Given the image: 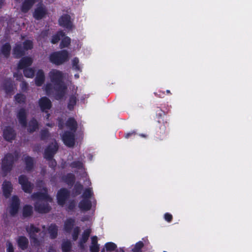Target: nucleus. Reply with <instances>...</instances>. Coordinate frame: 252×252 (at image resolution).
Listing matches in <instances>:
<instances>
[{
    "instance_id": "nucleus-45",
    "label": "nucleus",
    "mask_w": 252,
    "mask_h": 252,
    "mask_svg": "<svg viewBox=\"0 0 252 252\" xmlns=\"http://www.w3.org/2000/svg\"><path fill=\"white\" fill-rule=\"evenodd\" d=\"M172 216L171 214H169V213H166L165 215H164V219L166 220H167V221L169 222L171 220H172Z\"/></svg>"
},
{
    "instance_id": "nucleus-4",
    "label": "nucleus",
    "mask_w": 252,
    "mask_h": 252,
    "mask_svg": "<svg viewBox=\"0 0 252 252\" xmlns=\"http://www.w3.org/2000/svg\"><path fill=\"white\" fill-rule=\"evenodd\" d=\"M17 158L16 154L14 155L11 154L5 155L1 163V174L3 176H6L7 173L11 170L12 164Z\"/></svg>"
},
{
    "instance_id": "nucleus-46",
    "label": "nucleus",
    "mask_w": 252,
    "mask_h": 252,
    "mask_svg": "<svg viewBox=\"0 0 252 252\" xmlns=\"http://www.w3.org/2000/svg\"><path fill=\"white\" fill-rule=\"evenodd\" d=\"M20 86H21L22 90L23 91H25L27 89V88L28 87V84L24 81H22V82L20 84Z\"/></svg>"
},
{
    "instance_id": "nucleus-12",
    "label": "nucleus",
    "mask_w": 252,
    "mask_h": 252,
    "mask_svg": "<svg viewBox=\"0 0 252 252\" xmlns=\"http://www.w3.org/2000/svg\"><path fill=\"white\" fill-rule=\"evenodd\" d=\"M58 150V145L56 141L52 142V144L49 146L45 150L44 157L47 159H51L55 153Z\"/></svg>"
},
{
    "instance_id": "nucleus-47",
    "label": "nucleus",
    "mask_w": 252,
    "mask_h": 252,
    "mask_svg": "<svg viewBox=\"0 0 252 252\" xmlns=\"http://www.w3.org/2000/svg\"><path fill=\"white\" fill-rule=\"evenodd\" d=\"M14 76L16 78V79L17 80H20V81L23 78V76L21 74H20V75H16V74H14Z\"/></svg>"
},
{
    "instance_id": "nucleus-1",
    "label": "nucleus",
    "mask_w": 252,
    "mask_h": 252,
    "mask_svg": "<svg viewBox=\"0 0 252 252\" xmlns=\"http://www.w3.org/2000/svg\"><path fill=\"white\" fill-rule=\"evenodd\" d=\"M51 83L45 87V91L48 95H54L56 99L62 98L66 93V87L63 82V75L59 70L53 69L49 73Z\"/></svg>"
},
{
    "instance_id": "nucleus-35",
    "label": "nucleus",
    "mask_w": 252,
    "mask_h": 252,
    "mask_svg": "<svg viewBox=\"0 0 252 252\" xmlns=\"http://www.w3.org/2000/svg\"><path fill=\"white\" fill-rule=\"evenodd\" d=\"M25 76L28 78H32L34 76V71L31 68H26L24 70Z\"/></svg>"
},
{
    "instance_id": "nucleus-53",
    "label": "nucleus",
    "mask_w": 252,
    "mask_h": 252,
    "mask_svg": "<svg viewBox=\"0 0 252 252\" xmlns=\"http://www.w3.org/2000/svg\"><path fill=\"white\" fill-rule=\"evenodd\" d=\"M71 180H70V181H71V182H73V181H74V176H72V175H71Z\"/></svg>"
},
{
    "instance_id": "nucleus-56",
    "label": "nucleus",
    "mask_w": 252,
    "mask_h": 252,
    "mask_svg": "<svg viewBox=\"0 0 252 252\" xmlns=\"http://www.w3.org/2000/svg\"><path fill=\"white\" fill-rule=\"evenodd\" d=\"M74 77L76 78V79H78L79 77V75L78 74H75L74 75Z\"/></svg>"
},
{
    "instance_id": "nucleus-62",
    "label": "nucleus",
    "mask_w": 252,
    "mask_h": 252,
    "mask_svg": "<svg viewBox=\"0 0 252 252\" xmlns=\"http://www.w3.org/2000/svg\"><path fill=\"white\" fill-rule=\"evenodd\" d=\"M101 252H104V251L102 250Z\"/></svg>"
},
{
    "instance_id": "nucleus-24",
    "label": "nucleus",
    "mask_w": 252,
    "mask_h": 252,
    "mask_svg": "<svg viewBox=\"0 0 252 252\" xmlns=\"http://www.w3.org/2000/svg\"><path fill=\"white\" fill-rule=\"evenodd\" d=\"M90 250L92 252H98L99 251V245L97 244V238L96 236H94L92 238Z\"/></svg>"
},
{
    "instance_id": "nucleus-58",
    "label": "nucleus",
    "mask_w": 252,
    "mask_h": 252,
    "mask_svg": "<svg viewBox=\"0 0 252 252\" xmlns=\"http://www.w3.org/2000/svg\"><path fill=\"white\" fill-rule=\"evenodd\" d=\"M49 252H56V251L53 249H52L50 250V251Z\"/></svg>"
},
{
    "instance_id": "nucleus-2",
    "label": "nucleus",
    "mask_w": 252,
    "mask_h": 252,
    "mask_svg": "<svg viewBox=\"0 0 252 252\" xmlns=\"http://www.w3.org/2000/svg\"><path fill=\"white\" fill-rule=\"evenodd\" d=\"M32 199L35 201V210L39 213H45L49 211L50 207L49 202L52 201V199L46 193V190L44 189L43 192L34 193L31 196Z\"/></svg>"
},
{
    "instance_id": "nucleus-9",
    "label": "nucleus",
    "mask_w": 252,
    "mask_h": 252,
    "mask_svg": "<svg viewBox=\"0 0 252 252\" xmlns=\"http://www.w3.org/2000/svg\"><path fill=\"white\" fill-rule=\"evenodd\" d=\"M19 183L21 185L22 189L27 193H31L33 189V185L29 182L27 178L21 175L19 178Z\"/></svg>"
},
{
    "instance_id": "nucleus-31",
    "label": "nucleus",
    "mask_w": 252,
    "mask_h": 252,
    "mask_svg": "<svg viewBox=\"0 0 252 252\" xmlns=\"http://www.w3.org/2000/svg\"><path fill=\"white\" fill-rule=\"evenodd\" d=\"M64 36V34L63 32H58V33L55 35H54L52 37L51 42L53 44H55L57 43L59 40L60 39V38L63 37Z\"/></svg>"
},
{
    "instance_id": "nucleus-26",
    "label": "nucleus",
    "mask_w": 252,
    "mask_h": 252,
    "mask_svg": "<svg viewBox=\"0 0 252 252\" xmlns=\"http://www.w3.org/2000/svg\"><path fill=\"white\" fill-rule=\"evenodd\" d=\"M3 87L7 94L10 93L14 88L13 83L10 80H7L4 83Z\"/></svg>"
},
{
    "instance_id": "nucleus-7",
    "label": "nucleus",
    "mask_w": 252,
    "mask_h": 252,
    "mask_svg": "<svg viewBox=\"0 0 252 252\" xmlns=\"http://www.w3.org/2000/svg\"><path fill=\"white\" fill-rule=\"evenodd\" d=\"M32 46V42L31 40H26L24 42V49L20 45L17 44L14 48L13 54L16 58H18L24 54V50L31 49Z\"/></svg>"
},
{
    "instance_id": "nucleus-6",
    "label": "nucleus",
    "mask_w": 252,
    "mask_h": 252,
    "mask_svg": "<svg viewBox=\"0 0 252 252\" xmlns=\"http://www.w3.org/2000/svg\"><path fill=\"white\" fill-rule=\"evenodd\" d=\"M68 60V53L66 50L55 52L50 56V61L51 63L60 65Z\"/></svg>"
},
{
    "instance_id": "nucleus-19",
    "label": "nucleus",
    "mask_w": 252,
    "mask_h": 252,
    "mask_svg": "<svg viewBox=\"0 0 252 252\" xmlns=\"http://www.w3.org/2000/svg\"><path fill=\"white\" fill-rule=\"evenodd\" d=\"M36 2V0H24L23 2L21 10L23 12H28Z\"/></svg>"
},
{
    "instance_id": "nucleus-30",
    "label": "nucleus",
    "mask_w": 252,
    "mask_h": 252,
    "mask_svg": "<svg viewBox=\"0 0 252 252\" xmlns=\"http://www.w3.org/2000/svg\"><path fill=\"white\" fill-rule=\"evenodd\" d=\"M38 127V124L37 121L34 120H32L29 124L28 130L30 132H32L35 130Z\"/></svg>"
},
{
    "instance_id": "nucleus-11",
    "label": "nucleus",
    "mask_w": 252,
    "mask_h": 252,
    "mask_svg": "<svg viewBox=\"0 0 252 252\" xmlns=\"http://www.w3.org/2000/svg\"><path fill=\"white\" fill-rule=\"evenodd\" d=\"M20 205V200L18 197L14 195L11 199L9 205V213L11 215H15L18 211Z\"/></svg>"
},
{
    "instance_id": "nucleus-33",
    "label": "nucleus",
    "mask_w": 252,
    "mask_h": 252,
    "mask_svg": "<svg viewBox=\"0 0 252 252\" xmlns=\"http://www.w3.org/2000/svg\"><path fill=\"white\" fill-rule=\"evenodd\" d=\"M62 250L63 252H68L71 248V243L68 241H64L62 244Z\"/></svg>"
},
{
    "instance_id": "nucleus-18",
    "label": "nucleus",
    "mask_w": 252,
    "mask_h": 252,
    "mask_svg": "<svg viewBox=\"0 0 252 252\" xmlns=\"http://www.w3.org/2000/svg\"><path fill=\"white\" fill-rule=\"evenodd\" d=\"M15 135L14 131L10 127H6L3 129V137L7 141L13 139Z\"/></svg>"
},
{
    "instance_id": "nucleus-36",
    "label": "nucleus",
    "mask_w": 252,
    "mask_h": 252,
    "mask_svg": "<svg viewBox=\"0 0 252 252\" xmlns=\"http://www.w3.org/2000/svg\"><path fill=\"white\" fill-rule=\"evenodd\" d=\"M144 244L141 241L137 243L132 249L133 252H141V250L143 248Z\"/></svg>"
},
{
    "instance_id": "nucleus-14",
    "label": "nucleus",
    "mask_w": 252,
    "mask_h": 252,
    "mask_svg": "<svg viewBox=\"0 0 252 252\" xmlns=\"http://www.w3.org/2000/svg\"><path fill=\"white\" fill-rule=\"evenodd\" d=\"M39 105L41 110L43 112H47V110L51 108L52 104L50 100L46 97H43L39 100Z\"/></svg>"
},
{
    "instance_id": "nucleus-50",
    "label": "nucleus",
    "mask_w": 252,
    "mask_h": 252,
    "mask_svg": "<svg viewBox=\"0 0 252 252\" xmlns=\"http://www.w3.org/2000/svg\"><path fill=\"white\" fill-rule=\"evenodd\" d=\"M75 205V202H71V204H70V205H69V206L68 207V209H69V210H71V209H72L74 207Z\"/></svg>"
},
{
    "instance_id": "nucleus-59",
    "label": "nucleus",
    "mask_w": 252,
    "mask_h": 252,
    "mask_svg": "<svg viewBox=\"0 0 252 252\" xmlns=\"http://www.w3.org/2000/svg\"><path fill=\"white\" fill-rule=\"evenodd\" d=\"M73 88H74L75 90H76V89H77V87H75V86H73Z\"/></svg>"
},
{
    "instance_id": "nucleus-42",
    "label": "nucleus",
    "mask_w": 252,
    "mask_h": 252,
    "mask_svg": "<svg viewBox=\"0 0 252 252\" xmlns=\"http://www.w3.org/2000/svg\"><path fill=\"white\" fill-rule=\"evenodd\" d=\"M79 228L78 227H76L75 228H74V230H73V233L72 234V237H73V239L74 240H76L77 239V237H78V235L79 233Z\"/></svg>"
},
{
    "instance_id": "nucleus-51",
    "label": "nucleus",
    "mask_w": 252,
    "mask_h": 252,
    "mask_svg": "<svg viewBox=\"0 0 252 252\" xmlns=\"http://www.w3.org/2000/svg\"><path fill=\"white\" fill-rule=\"evenodd\" d=\"M59 126L60 128H63V126L61 121H60L59 122Z\"/></svg>"
},
{
    "instance_id": "nucleus-27",
    "label": "nucleus",
    "mask_w": 252,
    "mask_h": 252,
    "mask_svg": "<svg viewBox=\"0 0 252 252\" xmlns=\"http://www.w3.org/2000/svg\"><path fill=\"white\" fill-rule=\"evenodd\" d=\"M32 213V207L30 205H25L23 210V215L24 217L31 216Z\"/></svg>"
},
{
    "instance_id": "nucleus-52",
    "label": "nucleus",
    "mask_w": 252,
    "mask_h": 252,
    "mask_svg": "<svg viewBox=\"0 0 252 252\" xmlns=\"http://www.w3.org/2000/svg\"><path fill=\"white\" fill-rule=\"evenodd\" d=\"M132 133H127V134L126 135V136H125L126 138H128L129 137V136H130V135H132Z\"/></svg>"
},
{
    "instance_id": "nucleus-10",
    "label": "nucleus",
    "mask_w": 252,
    "mask_h": 252,
    "mask_svg": "<svg viewBox=\"0 0 252 252\" xmlns=\"http://www.w3.org/2000/svg\"><path fill=\"white\" fill-rule=\"evenodd\" d=\"M47 14V9L45 6L41 3L37 4L34 9L33 13V17L39 20L44 18Z\"/></svg>"
},
{
    "instance_id": "nucleus-29",
    "label": "nucleus",
    "mask_w": 252,
    "mask_h": 252,
    "mask_svg": "<svg viewBox=\"0 0 252 252\" xmlns=\"http://www.w3.org/2000/svg\"><path fill=\"white\" fill-rule=\"evenodd\" d=\"M74 223V220L72 219H68L64 223V230L66 232H70L72 229Z\"/></svg>"
},
{
    "instance_id": "nucleus-8",
    "label": "nucleus",
    "mask_w": 252,
    "mask_h": 252,
    "mask_svg": "<svg viewBox=\"0 0 252 252\" xmlns=\"http://www.w3.org/2000/svg\"><path fill=\"white\" fill-rule=\"evenodd\" d=\"M26 230L28 232L31 239V242L34 245L39 244L40 241H41L39 237H37V234L38 233L39 229L32 224L28 225Z\"/></svg>"
},
{
    "instance_id": "nucleus-61",
    "label": "nucleus",
    "mask_w": 252,
    "mask_h": 252,
    "mask_svg": "<svg viewBox=\"0 0 252 252\" xmlns=\"http://www.w3.org/2000/svg\"><path fill=\"white\" fill-rule=\"evenodd\" d=\"M141 136H142V137H145V135H144L142 134V135H141Z\"/></svg>"
},
{
    "instance_id": "nucleus-48",
    "label": "nucleus",
    "mask_w": 252,
    "mask_h": 252,
    "mask_svg": "<svg viewBox=\"0 0 252 252\" xmlns=\"http://www.w3.org/2000/svg\"><path fill=\"white\" fill-rule=\"evenodd\" d=\"M56 165V162L55 160H51L50 162V165L52 167H54Z\"/></svg>"
},
{
    "instance_id": "nucleus-44",
    "label": "nucleus",
    "mask_w": 252,
    "mask_h": 252,
    "mask_svg": "<svg viewBox=\"0 0 252 252\" xmlns=\"http://www.w3.org/2000/svg\"><path fill=\"white\" fill-rule=\"evenodd\" d=\"M75 189L76 190V192L77 194H80L81 191L83 189V186L81 184L76 185L75 186Z\"/></svg>"
},
{
    "instance_id": "nucleus-17",
    "label": "nucleus",
    "mask_w": 252,
    "mask_h": 252,
    "mask_svg": "<svg viewBox=\"0 0 252 252\" xmlns=\"http://www.w3.org/2000/svg\"><path fill=\"white\" fill-rule=\"evenodd\" d=\"M59 22L61 26L67 29H70L72 27V23L70 21V17L68 15L62 16L59 19Z\"/></svg>"
},
{
    "instance_id": "nucleus-21",
    "label": "nucleus",
    "mask_w": 252,
    "mask_h": 252,
    "mask_svg": "<svg viewBox=\"0 0 252 252\" xmlns=\"http://www.w3.org/2000/svg\"><path fill=\"white\" fill-rule=\"evenodd\" d=\"M32 59L31 58L26 57L23 58L20 62L18 68L19 69H23L32 64Z\"/></svg>"
},
{
    "instance_id": "nucleus-20",
    "label": "nucleus",
    "mask_w": 252,
    "mask_h": 252,
    "mask_svg": "<svg viewBox=\"0 0 252 252\" xmlns=\"http://www.w3.org/2000/svg\"><path fill=\"white\" fill-rule=\"evenodd\" d=\"M45 81V75L42 70H39L36 75L35 83L38 86H41Z\"/></svg>"
},
{
    "instance_id": "nucleus-16",
    "label": "nucleus",
    "mask_w": 252,
    "mask_h": 252,
    "mask_svg": "<svg viewBox=\"0 0 252 252\" xmlns=\"http://www.w3.org/2000/svg\"><path fill=\"white\" fill-rule=\"evenodd\" d=\"M17 118L19 124L23 127L27 125V112L24 108L20 109L17 114Z\"/></svg>"
},
{
    "instance_id": "nucleus-57",
    "label": "nucleus",
    "mask_w": 252,
    "mask_h": 252,
    "mask_svg": "<svg viewBox=\"0 0 252 252\" xmlns=\"http://www.w3.org/2000/svg\"><path fill=\"white\" fill-rule=\"evenodd\" d=\"M53 124H47L46 125L49 126H53Z\"/></svg>"
},
{
    "instance_id": "nucleus-38",
    "label": "nucleus",
    "mask_w": 252,
    "mask_h": 252,
    "mask_svg": "<svg viewBox=\"0 0 252 252\" xmlns=\"http://www.w3.org/2000/svg\"><path fill=\"white\" fill-rule=\"evenodd\" d=\"M15 100L17 102L19 103H22L25 102V96L22 94H17L15 97Z\"/></svg>"
},
{
    "instance_id": "nucleus-32",
    "label": "nucleus",
    "mask_w": 252,
    "mask_h": 252,
    "mask_svg": "<svg viewBox=\"0 0 252 252\" xmlns=\"http://www.w3.org/2000/svg\"><path fill=\"white\" fill-rule=\"evenodd\" d=\"M11 47L9 44H5L4 45L1 49L2 54L5 56L7 57L10 53Z\"/></svg>"
},
{
    "instance_id": "nucleus-5",
    "label": "nucleus",
    "mask_w": 252,
    "mask_h": 252,
    "mask_svg": "<svg viewBox=\"0 0 252 252\" xmlns=\"http://www.w3.org/2000/svg\"><path fill=\"white\" fill-rule=\"evenodd\" d=\"M93 195L92 189L89 188L86 189L82 195V200L79 204V208L82 211L89 210L92 207V202L90 200Z\"/></svg>"
},
{
    "instance_id": "nucleus-54",
    "label": "nucleus",
    "mask_w": 252,
    "mask_h": 252,
    "mask_svg": "<svg viewBox=\"0 0 252 252\" xmlns=\"http://www.w3.org/2000/svg\"><path fill=\"white\" fill-rule=\"evenodd\" d=\"M43 235H44L45 234L44 231H45V226H43Z\"/></svg>"
},
{
    "instance_id": "nucleus-40",
    "label": "nucleus",
    "mask_w": 252,
    "mask_h": 252,
    "mask_svg": "<svg viewBox=\"0 0 252 252\" xmlns=\"http://www.w3.org/2000/svg\"><path fill=\"white\" fill-rule=\"evenodd\" d=\"M105 248L107 251H112L116 249V245L113 243L109 242L105 244Z\"/></svg>"
},
{
    "instance_id": "nucleus-28",
    "label": "nucleus",
    "mask_w": 252,
    "mask_h": 252,
    "mask_svg": "<svg viewBox=\"0 0 252 252\" xmlns=\"http://www.w3.org/2000/svg\"><path fill=\"white\" fill-rule=\"evenodd\" d=\"M24 160L26 164V170L27 171H30L33 167V159L29 157H25L24 158Z\"/></svg>"
},
{
    "instance_id": "nucleus-25",
    "label": "nucleus",
    "mask_w": 252,
    "mask_h": 252,
    "mask_svg": "<svg viewBox=\"0 0 252 252\" xmlns=\"http://www.w3.org/2000/svg\"><path fill=\"white\" fill-rule=\"evenodd\" d=\"M48 231L51 238L53 239L56 238L58 232L57 226L54 224H51L48 228Z\"/></svg>"
},
{
    "instance_id": "nucleus-41",
    "label": "nucleus",
    "mask_w": 252,
    "mask_h": 252,
    "mask_svg": "<svg viewBox=\"0 0 252 252\" xmlns=\"http://www.w3.org/2000/svg\"><path fill=\"white\" fill-rule=\"evenodd\" d=\"M6 251L7 252H14V248L12 243L7 241L6 242Z\"/></svg>"
},
{
    "instance_id": "nucleus-34",
    "label": "nucleus",
    "mask_w": 252,
    "mask_h": 252,
    "mask_svg": "<svg viewBox=\"0 0 252 252\" xmlns=\"http://www.w3.org/2000/svg\"><path fill=\"white\" fill-rule=\"evenodd\" d=\"M70 43V38L67 36L64 37L60 44L61 48H63L68 46Z\"/></svg>"
},
{
    "instance_id": "nucleus-23",
    "label": "nucleus",
    "mask_w": 252,
    "mask_h": 252,
    "mask_svg": "<svg viewBox=\"0 0 252 252\" xmlns=\"http://www.w3.org/2000/svg\"><path fill=\"white\" fill-rule=\"evenodd\" d=\"M17 243L19 247L22 249H26L28 245V240L24 236H20L17 239Z\"/></svg>"
},
{
    "instance_id": "nucleus-3",
    "label": "nucleus",
    "mask_w": 252,
    "mask_h": 252,
    "mask_svg": "<svg viewBox=\"0 0 252 252\" xmlns=\"http://www.w3.org/2000/svg\"><path fill=\"white\" fill-rule=\"evenodd\" d=\"M66 130L62 135V139L65 145L73 147L75 144L74 133L77 128V123L73 118H69L65 124Z\"/></svg>"
},
{
    "instance_id": "nucleus-43",
    "label": "nucleus",
    "mask_w": 252,
    "mask_h": 252,
    "mask_svg": "<svg viewBox=\"0 0 252 252\" xmlns=\"http://www.w3.org/2000/svg\"><path fill=\"white\" fill-rule=\"evenodd\" d=\"M72 167H78L81 168L83 167L82 163L80 161L73 162L71 164Z\"/></svg>"
},
{
    "instance_id": "nucleus-60",
    "label": "nucleus",
    "mask_w": 252,
    "mask_h": 252,
    "mask_svg": "<svg viewBox=\"0 0 252 252\" xmlns=\"http://www.w3.org/2000/svg\"><path fill=\"white\" fill-rule=\"evenodd\" d=\"M167 93H170V91L169 90H167Z\"/></svg>"
},
{
    "instance_id": "nucleus-13",
    "label": "nucleus",
    "mask_w": 252,
    "mask_h": 252,
    "mask_svg": "<svg viewBox=\"0 0 252 252\" xmlns=\"http://www.w3.org/2000/svg\"><path fill=\"white\" fill-rule=\"evenodd\" d=\"M69 196V193L66 189H61L57 194L58 203L63 206Z\"/></svg>"
},
{
    "instance_id": "nucleus-15",
    "label": "nucleus",
    "mask_w": 252,
    "mask_h": 252,
    "mask_svg": "<svg viewBox=\"0 0 252 252\" xmlns=\"http://www.w3.org/2000/svg\"><path fill=\"white\" fill-rule=\"evenodd\" d=\"M2 189L3 195L6 198L9 197L13 190V187L11 183L7 181H4L2 185Z\"/></svg>"
},
{
    "instance_id": "nucleus-39",
    "label": "nucleus",
    "mask_w": 252,
    "mask_h": 252,
    "mask_svg": "<svg viewBox=\"0 0 252 252\" xmlns=\"http://www.w3.org/2000/svg\"><path fill=\"white\" fill-rule=\"evenodd\" d=\"M76 104V98L74 96H71L68 104V108L69 109H72Z\"/></svg>"
},
{
    "instance_id": "nucleus-49",
    "label": "nucleus",
    "mask_w": 252,
    "mask_h": 252,
    "mask_svg": "<svg viewBox=\"0 0 252 252\" xmlns=\"http://www.w3.org/2000/svg\"><path fill=\"white\" fill-rule=\"evenodd\" d=\"M47 134H48V132L47 131H42L41 133L42 138H44Z\"/></svg>"
},
{
    "instance_id": "nucleus-55",
    "label": "nucleus",
    "mask_w": 252,
    "mask_h": 252,
    "mask_svg": "<svg viewBox=\"0 0 252 252\" xmlns=\"http://www.w3.org/2000/svg\"><path fill=\"white\" fill-rule=\"evenodd\" d=\"M49 117H50V114H46V119H49Z\"/></svg>"
},
{
    "instance_id": "nucleus-37",
    "label": "nucleus",
    "mask_w": 252,
    "mask_h": 252,
    "mask_svg": "<svg viewBox=\"0 0 252 252\" xmlns=\"http://www.w3.org/2000/svg\"><path fill=\"white\" fill-rule=\"evenodd\" d=\"M79 61L78 58H75L72 61L73 68L76 70H80L81 67L79 64Z\"/></svg>"
},
{
    "instance_id": "nucleus-22",
    "label": "nucleus",
    "mask_w": 252,
    "mask_h": 252,
    "mask_svg": "<svg viewBox=\"0 0 252 252\" xmlns=\"http://www.w3.org/2000/svg\"><path fill=\"white\" fill-rule=\"evenodd\" d=\"M91 230L90 229H87L84 231L82 237L80 241L79 245L81 248H84V244L87 242L90 234L91 233Z\"/></svg>"
}]
</instances>
